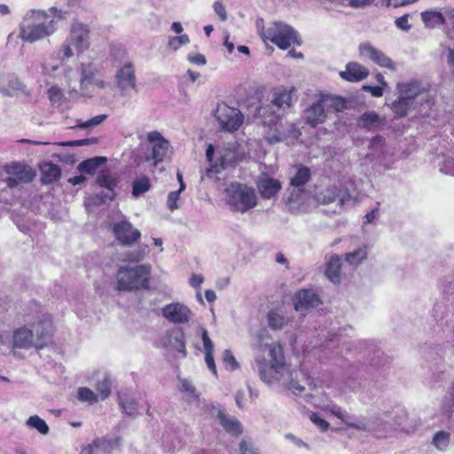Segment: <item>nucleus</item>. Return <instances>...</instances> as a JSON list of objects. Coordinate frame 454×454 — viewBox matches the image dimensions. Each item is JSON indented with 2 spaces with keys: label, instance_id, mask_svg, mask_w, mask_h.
<instances>
[{
  "label": "nucleus",
  "instance_id": "obj_9",
  "mask_svg": "<svg viewBox=\"0 0 454 454\" xmlns=\"http://www.w3.org/2000/svg\"><path fill=\"white\" fill-rule=\"evenodd\" d=\"M90 46V28L81 22H74L70 27L69 34L61 46L60 53L63 58L70 59L74 53L85 52Z\"/></svg>",
  "mask_w": 454,
  "mask_h": 454
},
{
  "label": "nucleus",
  "instance_id": "obj_63",
  "mask_svg": "<svg viewBox=\"0 0 454 454\" xmlns=\"http://www.w3.org/2000/svg\"><path fill=\"white\" fill-rule=\"evenodd\" d=\"M441 171L445 174L454 176V160H447L441 168Z\"/></svg>",
  "mask_w": 454,
  "mask_h": 454
},
{
  "label": "nucleus",
  "instance_id": "obj_55",
  "mask_svg": "<svg viewBox=\"0 0 454 454\" xmlns=\"http://www.w3.org/2000/svg\"><path fill=\"white\" fill-rule=\"evenodd\" d=\"M213 9L221 21H226L228 19L227 12L222 0H215L213 4Z\"/></svg>",
  "mask_w": 454,
  "mask_h": 454
},
{
  "label": "nucleus",
  "instance_id": "obj_12",
  "mask_svg": "<svg viewBox=\"0 0 454 454\" xmlns=\"http://www.w3.org/2000/svg\"><path fill=\"white\" fill-rule=\"evenodd\" d=\"M51 321L45 317L36 324L33 328L22 326L13 333V345L19 348H29L35 344V340H43L51 333Z\"/></svg>",
  "mask_w": 454,
  "mask_h": 454
},
{
  "label": "nucleus",
  "instance_id": "obj_48",
  "mask_svg": "<svg viewBox=\"0 0 454 454\" xmlns=\"http://www.w3.org/2000/svg\"><path fill=\"white\" fill-rule=\"evenodd\" d=\"M98 184L101 187H105L108 190L106 197L109 200H113L114 196V187L115 186V180L110 175H101L98 177Z\"/></svg>",
  "mask_w": 454,
  "mask_h": 454
},
{
  "label": "nucleus",
  "instance_id": "obj_8",
  "mask_svg": "<svg viewBox=\"0 0 454 454\" xmlns=\"http://www.w3.org/2000/svg\"><path fill=\"white\" fill-rule=\"evenodd\" d=\"M224 193L227 205L234 211L245 213L257 205L255 191L246 184L231 183Z\"/></svg>",
  "mask_w": 454,
  "mask_h": 454
},
{
  "label": "nucleus",
  "instance_id": "obj_7",
  "mask_svg": "<svg viewBox=\"0 0 454 454\" xmlns=\"http://www.w3.org/2000/svg\"><path fill=\"white\" fill-rule=\"evenodd\" d=\"M151 270V266L147 264L121 267L116 274L117 289L132 291L147 288Z\"/></svg>",
  "mask_w": 454,
  "mask_h": 454
},
{
  "label": "nucleus",
  "instance_id": "obj_33",
  "mask_svg": "<svg viewBox=\"0 0 454 454\" xmlns=\"http://www.w3.org/2000/svg\"><path fill=\"white\" fill-rule=\"evenodd\" d=\"M201 339L205 350V362L207 364V366L213 372V374L216 376L217 371L213 356L214 344L210 340L207 331L206 329H202L201 331Z\"/></svg>",
  "mask_w": 454,
  "mask_h": 454
},
{
  "label": "nucleus",
  "instance_id": "obj_61",
  "mask_svg": "<svg viewBox=\"0 0 454 454\" xmlns=\"http://www.w3.org/2000/svg\"><path fill=\"white\" fill-rule=\"evenodd\" d=\"M383 89L380 86H370V85H364L363 87V90L364 91L370 92L372 96L375 98H380L383 95Z\"/></svg>",
  "mask_w": 454,
  "mask_h": 454
},
{
  "label": "nucleus",
  "instance_id": "obj_54",
  "mask_svg": "<svg viewBox=\"0 0 454 454\" xmlns=\"http://www.w3.org/2000/svg\"><path fill=\"white\" fill-rule=\"evenodd\" d=\"M238 454H258V450L251 440L244 439L239 443Z\"/></svg>",
  "mask_w": 454,
  "mask_h": 454
},
{
  "label": "nucleus",
  "instance_id": "obj_26",
  "mask_svg": "<svg viewBox=\"0 0 454 454\" xmlns=\"http://www.w3.org/2000/svg\"><path fill=\"white\" fill-rule=\"evenodd\" d=\"M327 114L326 107L323 105L322 98L319 97L318 100L305 111L304 118L309 125L316 127L325 121Z\"/></svg>",
  "mask_w": 454,
  "mask_h": 454
},
{
  "label": "nucleus",
  "instance_id": "obj_13",
  "mask_svg": "<svg viewBox=\"0 0 454 454\" xmlns=\"http://www.w3.org/2000/svg\"><path fill=\"white\" fill-rule=\"evenodd\" d=\"M114 86L122 97H129L132 92L137 93V78L135 63L130 59L120 62L114 75Z\"/></svg>",
  "mask_w": 454,
  "mask_h": 454
},
{
  "label": "nucleus",
  "instance_id": "obj_17",
  "mask_svg": "<svg viewBox=\"0 0 454 454\" xmlns=\"http://www.w3.org/2000/svg\"><path fill=\"white\" fill-rule=\"evenodd\" d=\"M328 411L333 415L340 419L343 423L352 428L363 431H372L375 433L380 432L379 428L370 421H365L364 419H357L353 415H350L345 410L336 404L329 405Z\"/></svg>",
  "mask_w": 454,
  "mask_h": 454
},
{
  "label": "nucleus",
  "instance_id": "obj_51",
  "mask_svg": "<svg viewBox=\"0 0 454 454\" xmlns=\"http://www.w3.org/2000/svg\"><path fill=\"white\" fill-rule=\"evenodd\" d=\"M110 447V442L106 439H97L88 447V454H99L100 451H106ZM86 452V450L82 451Z\"/></svg>",
  "mask_w": 454,
  "mask_h": 454
},
{
  "label": "nucleus",
  "instance_id": "obj_34",
  "mask_svg": "<svg viewBox=\"0 0 454 454\" xmlns=\"http://www.w3.org/2000/svg\"><path fill=\"white\" fill-rule=\"evenodd\" d=\"M421 18L426 27H435L446 22L445 8L442 11L430 10L421 13Z\"/></svg>",
  "mask_w": 454,
  "mask_h": 454
},
{
  "label": "nucleus",
  "instance_id": "obj_18",
  "mask_svg": "<svg viewBox=\"0 0 454 454\" xmlns=\"http://www.w3.org/2000/svg\"><path fill=\"white\" fill-rule=\"evenodd\" d=\"M113 231L116 239L124 246L133 245L141 237L140 231L127 220L114 223Z\"/></svg>",
  "mask_w": 454,
  "mask_h": 454
},
{
  "label": "nucleus",
  "instance_id": "obj_42",
  "mask_svg": "<svg viewBox=\"0 0 454 454\" xmlns=\"http://www.w3.org/2000/svg\"><path fill=\"white\" fill-rule=\"evenodd\" d=\"M151 189L150 179L145 176L137 177L134 180L132 184V195L134 197H139Z\"/></svg>",
  "mask_w": 454,
  "mask_h": 454
},
{
  "label": "nucleus",
  "instance_id": "obj_5",
  "mask_svg": "<svg viewBox=\"0 0 454 454\" xmlns=\"http://www.w3.org/2000/svg\"><path fill=\"white\" fill-rule=\"evenodd\" d=\"M206 157L210 166L202 175V179L215 177L226 167L241 159L237 146L231 144L216 147L209 145L206 150Z\"/></svg>",
  "mask_w": 454,
  "mask_h": 454
},
{
  "label": "nucleus",
  "instance_id": "obj_22",
  "mask_svg": "<svg viewBox=\"0 0 454 454\" xmlns=\"http://www.w3.org/2000/svg\"><path fill=\"white\" fill-rule=\"evenodd\" d=\"M296 311H306L320 304V300L313 290H300L293 298Z\"/></svg>",
  "mask_w": 454,
  "mask_h": 454
},
{
  "label": "nucleus",
  "instance_id": "obj_29",
  "mask_svg": "<svg viewBox=\"0 0 454 454\" xmlns=\"http://www.w3.org/2000/svg\"><path fill=\"white\" fill-rule=\"evenodd\" d=\"M311 171L308 167L297 165L290 176V185L294 190L304 189V185L310 180Z\"/></svg>",
  "mask_w": 454,
  "mask_h": 454
},
{
  "label": "nucleus",
  "instance_id": "obj_28",
  "mask_svg": "<svg viewBox=\"0 0 454 454\" xmlns=\"http://www.w3.org/2000/svg\"><path fill=\"white\" fill-rule=\"evenodd\" d=\"M369 153L367 157L371 160H377L380 162H384L388 153L386 147L385 139L380 136L374 137L368 146Z\"/></svg>",
  "mask_w": 454,
  "mask_h": 454
},
{
  "label": "nucleus",
  "instance_id": "obj_25",
  "mask_svg": "<svg viewBox=\"0 0 454 454\" xmlns=\"http://www.w3.org/2000/svg\"><path fill=\"white\" fill-rule=\"evenodd\" d=\"M257 188L263 199L270 200L277 196L282 185L278 179L262 174L258 178Z\"/></svg>",
  "mask_w": 454,
  "mask_h": 454
},
{
  "label": "nucleus",
  "instance_id": "obj_36",
  "mask_svg": "<svg viewBox=\"0 0 454 454\" xmlns=\"http://www.w3.org/2000/svg\"><path fill=\"white\" fill-rule=\"evenodd\" d=\"M322 103L326 107L327 112L329 113L331 110L334 112H341L347 106V102L344 98L329 95V94H321Z\"/></svg>",
  "mask_w": 454,
  "mask_h": 454
},
{
  "label": "nucleus",
  "instance_id": "obj_19",
  "mask_svg": "<svg viewBox=\"0 0 454 454\" xmlns=\"http://www.w3.org/2000/svg\"><path fill=\"white\" fill-rule=\"evenodd\" d=\"M359 54L363 58H367L380 67H386L391 70L395 68V63L383 51L365 42L359 45Z\"/></svg>",
  "mask_w": 454,
  "mask_h": 454
},
{
  "label": "nucleus",
  "instance_id": "obj_23",
  "mask_svg": "<svg viewBox=\"0 0 454 454\" xmlns=\"http://www.w3.org/2000/svg\"><path fill=\"white\" fill-rule=\"evenodd\" d=\"M25 86L20 79L12 74L0 75V93L5 97H15L23 92Z\"/></svg>",
  "mask_w": 454,
  "mask_h": 454
},
{
  "label": "nucleus",
  "instance_id": "obj_53",
  "mask_svg": "<svg viewBox=\"0 0 454 454\" xmlns=\"http://www.w3.org/2000/svg\"><path fill=\"white\" fill-rule=\"evenodd\" d=\"M223 364L225 369L231 372L235 371L239 367L238 361L232 352L229 349L224 350L223 353Z\"/></svg>",
  "mask_w": 454,
  "mask_h": 454
},
{
  "label": "nucleus",
  "instance_id": "obj_44",
  "mask_svg": "<svg viewBox=\"0 0 454 454\" xmlns=\"http://www.w3.org/2000/svg\"><path fill=\"white\" fill-rule=\"evenodd\" d=\"M26 425L29 428L36 429L42 434H47L49 432V427L47 423L37 415L30 416Z\"/></svg>",
  "mask_w": 454,
  "mask_h": 454
},
{
  "label": "nucleus",
  "instance_id": "obj_2",
  "mask_svg": "<svg viewBox=\"0 0 454 454\" xmlns=\"http://www.w3.org/2000/svg\"><path fill=\"white\" fill-rule=\"evenodd\" d=\"M291 101L292 90H278L274 92L270 105L257 108V114L262 119L264 128V137L269 143L284 141L288 134L295 133L294 125L282 120L283 112L290 107Z\"/></svg>",
  "mask_w": 454,
  "mask_h": 454
},
{
  "label": "nucleus",
  "instance_id": "obj_16",
  "mask_svg": "<svg viewBox=\"0 0 454 454\" xmlns=\"http://www.w3.org/2000/svg\"><path fill=\"white\" fill-rule=\"evenodd\" d=\"M162 317L175 325L188 323L192 316L191 309L183 302H171L161 309Z\"/></svg>",
  "mask_w": 454,
  "mask_h": 454
},
{
  "label": "nucleus",
  "instance_id": "obj_46",
  "mask_svg": "<svg viewBox=\"0 0 454 454\" xmlns=\"http://www.w3.org/2000/svg\"><path fill=\"white\" fill-rule=\"evenodd\" d=\"M267 317L268 324L272 329H281L286 323L285 317L277 310H270Z\"/></svg>",
  "mask_w": 454,
  "mask_h": 454
},
{
  "label": "nucleus",
  "instance_id": "obj_3",
  "mask_svg": "<svg viewBox=\"0 0 454 454\" xmlns=\"http://www.w3.org/2000/svg\"><path fill=\"white\" fill-rule=\"evenodd\" d=\"M57 17L61 18V12L54 7L29 11L20 25L19 37L32 43L53 35L58 28Z\"/></svg>",
  "mask_w": 454,
  "mask_h": 454
},
{
  "label": "nucleus",
  "instance_id": "obj_41",
  "mask_svg": "<svg viewBox=\"0 0 454 454\" xmlns=\"http://www.w3.org/2000/svg\"><path fill=\"white\" fill-rule=\"evenodd\" d=\"M180 391L184 394V398L188 403H192L200 402L196 387L188 380H181Z\"/></svg>",
  "mask_w": 454,
  "mask_h": 454
},
{
  "label": "nucleus",
  "instance_id": "obj_27",
  "mask_svg": "<svg viewBox=\"0 0 454 454\" xmlns=\"http://www.w3.org/2000/svg\"><path fill=\"white\" fill-rule=\"evenodd\" d=\"M369 75L366 67L357 62H349L346 65V69L340 72V76L348 82H356L365 79Z\"/></svg>",
  "mask_w": 454,
  "mask_h": 454
},
{
  "label": "nucleus",
  "instance_id": "obj_64",
  "mask_svg": "<svg viewBox=\"0 0 454 454\" xmlns=\"http://www.w3.org/2000/svg\"><path fill=\"white\" fill-rule=\"evenodd\" d=\"M447 62L451 73L454 74V49H448Z\"/></svg>",
  "mask_w": 454,
  "mask_h": 454
},
{
  "label": "nucleus",
  "instance_id": "obj_10",
  "mask_svg": "<svg viewBox=\"0 0 454 454\" xmlns=\"http://www.w3.org/2000/svg\"><path fill=\"white\" fill-rule=\"evenodd\" d=\"M43 74L47 79L59 82L63 87H71L72 82L77 78V72L64 63L63 58L51 54L42 64Z\"/></svg>",
  "mask_w": 454,
  "mask_h": 454
},
{
  "label": "nucleus",
  "instance_id": "obj_31",
  "mask_svg": "<svg viewBox=\"0 0 454 454\" xmlns=\"http://www.w3.org/2000/svg\"><path fill=\"white\" fill-rule=\"evenodd\" d=\"M340 198V201L341 204H344L348 199L349 194L344 193L340 195L338 192V188L333 186H329L325 188L324 191H321L316 194V200L322 204H329L335 200L336 198Z\"/></svg>",
  "mask_w": 454,
  "mask_h": 454
},
{
  "label": "nucleus",
  "instance_id": "obj_14",
  "mask_svg": "<svg viewBox=\"0 0 454 454\" xmlns=\"http://www.w3.org/2000/svg\"><path fill=\"white\" fill-rule=\"evenodd\" d=\"M215 117L221 129L228 132L238 130L244 121L243 114L238 108L231 107L223 103L217 106Z\"/></svg>",
  "mask_w": 454,
  "mask_h": 454
},
{
  "label": "nucleus",
  "instance_id": "obj_37",
  "mask_svg": "<svg viewBox=\"0 0 454 454\" xmlns=\"http://www.w3.org/2000/svg\"><path fill=\"white\" fill-rule=\"evenodd\" d=\"M48 98L51 106L55 108L61 109L65 106L67 101L66 97L59 85H52L47 90Z\"/></svg>",
  "mask_w": 454,
  "mask_h": 454
},
{
  "label": "nucleus",
  "instance_id": "obj_56",
  "mask_svg": "<svg viewBox=\"0 0 454 454\" xmlns=\"http://www.w3.org/2000/svg\"><path fill=\"white\" fill-rule=\"evenodd\" d=\"M310 420L323 432L326 431L329 427V423L324 419L319 414L312 412L309 415Z\"/></svg>",
  "mask_w": 454,
  "mask_h": 454
},
{
  "label": "nucleus",
  "instance_id": "obj_20",
  "mask_svg": "<svg viewBox=\"0 0 454 454\" xmlns=\"http://www.w3.org/2000/svg\"><path fill=\"white\" fill-rule=\"evenodd\" d=\"M119 404L122 411L129 416L138 415L143 411L148 412L149 410L147 403L142 397L128 393L119 394Z\"/></svg>",
  "mask_w": 454,
  "mask_h": 454
},
{
  "label": "nucleus",
  "instance_id": "obj_15",
  "mask_svg": "<svg viewBox=\"0 0 454 454\" xmlns=\"http://www.w3.org/2000/svg\"><path fill=\"white\" fill-rule=\"evenodd\" d=\"M80 84L82 90L90 87L104 89L107 82L103 79L102 68L95 62L82 63L81 66Z\"/></svg>",
  "mask_w": 454,
  "mask_h": 454
},
{
  "label": "nucleus",
  "instance_id": "obj_11",
  "mask_svg": "<svg viewBox=\"0 0 454 454\" xmlns=\"http://www.w3.org/2000/svg\"><path fill=\"white\" fill-rule=\"evenodd\" d=\"M396 89L398 98L391 104V109L399 117L406 115L414 108L415 99L426 90L418 81L399 82Z\"/></svg>",
  "mask_w": 454,
  "mask_h": 454
},
{
  "label": "nucleus",
  "instance_id": "obj_43",
  "mask_svg": "<svg viewBox=\"0 0 454 454\" xmlns=\"http://www.w3.org/2000/svg\"><path fill=\"white\" fill-rule=\"evenodd\" d=\"M148 254V246L142 245L137 249L125 254L123 261L129 262H139L143 261Z\"/></svg>",
  "mask_w": 454,
  "mask_h": 454
},
{
  "label": "nucleus",
  "instance_id": "obj_32",
  "mask_svg": "<svg viewBox=\"0 0 454 454\" xmlns=\"http://www.w3.org/2000/svg\"><path fill=\"white\" fill-rule=\"evenodd\" d=\"M340 267L341 260L339 255H331L325 264V276L327 278L334 283H340Z\"/></svg>",
  "mask_w": 454,
  "mask_h": 454
},
{
  "label": "nucleus",
  "instance_id": "obj_39",
  "mask_svg": "<svg viewBox=\"0 0 454 454\" xmlns=\"http://www.w3.org/2000/svg\"><path fill=\"white\" fill-rule=\"evenodd\" d=\"M382 121L375 112H367L361 115L358 124L366 129H372L379 127Z\"/></svg>",
  "mask_w": 454,
  "mask_h": 454
},
{
  "label": "nucleus",
  "instance_id": "obj_49",
  "mask_svg": "<svg viewBox=\"0 0 454 454\" xmlns=\"http://www.w3.org/2000/svg\"><path fill=\"white\" fill-rule=\"evenodd\" d=\"M190 43V37L186 34L176 36H169L168 39V48L176 51L183 45Z\"/></svg>",
  "mask_w": 454,
  "mask_h": 454
},
{
  "label": "nucleus",
  "instance_id": "obj_45",
  "mask_svg": "<svg viewBox=\"0 0 454 454\" xmlns=\"http://www.w3.org/2000/svg\"><path fill=\"white\" fill-rule=\"evenodd\" d=\"M450 442V434L446 431H438L434 438L433 444L439 450H445Z\"/></svg>",
  "mask_w": 454,
  "mask_h": 454
},
{
  "label": "nucleus",
  "instance_id": "obj_38",
  "mask_svg": "<svg viewBox=\"0 0 454 454\" xmlns=\"http://www.w3.org/2000/svg\"><path fill=\"white\" fill-rule=\"evenodd\" d=\"M368 255L367 251V246L366 245H361L357 248H356L354 251L348 252L345 255V261L352 265V266H358L361 264Z\"/></svg>",
  "mask_w": 454,
  "mask_h": 454
},
{
  "label": "nucleus",
  "instance_id": "obj_24",
  "mask_svg": "<svg viewBox=\"0 0 454 454\" xmlns=\"http://www.w3.org/2000/svg\"><path fill=\"white\" fill-rule=\"evenodd\" d=\"M9 176H14L20 183H29L36 176L35 171L28 165L20 162H12L4 167Z\"/></svg>",
  "mask_w": 454,
  "mask_h": 454
},
{
  "label": "nucleus",
  "instance_id": "obj_1",
  "mask_svg": "<svg viewBox=\"0 0 454 454\" xmlns=\"http://www.w3.org/2000/svg\"><path fill=\"white\" fill-rule=\"evenodd\" d=\"M254 363L260 379L268 385L281 383L294 395L305 390L301 384L307 380V373L302 369L291 370L286 363L282 346L270 340L266 330L259 333L257 340L253 344Z\"/></svg>",
  "mask_w": 454,
  "mask_h": 454
},
{
  "label": "nucleus",
  "instance_id": "obj_52",
  "mask_svg": "<svg viewBox=\"0 0 454 454\" xmlns=\"http://www.w3.org/2000/svg\"><path fill=\"white\" fill-rule=\"evenodd\" d=\"M96 389L98 393L97 395L98 399H106L111 393V383L108 378L105 377L102 380H99L97 384Z\"/></svg>",
  "mask_w": 454,
  "mask_h": 454
},
{
  "label": "nucleus",
  "instance_id": "obj_60",
  "mask_svg": "<svg viewBox=\"0 0 454 454\" xmlns=\"http://www.w3.org/2000/svg\"><path fill=\"white\" fill-rule=\"evenodd\" d=\"M187 59L191 63H193V64L198 65V66H204L207 63L206 57L204 55L200 54V53H197V54H194V55L189 54L187 56Z\"/></svg>",
  "mask_w": 454,
  "mask_h": 454
},
{
  "label": "nucleus",
  "instance_id": "obj_6",
  "mask_svg": "<svg viewBox=\"0 0 454 454\" xmlns=\"http://www.w3.org/2000/svg\"><path fill=\"white\" fill-rule=\"evenodd\" d=\"M262 19H257L255 25L258 33L264 42L270 41L279 49L286 50L291 45L298 43L297 33L289 25L282 22H273L264 28Z\"/></svg>",
  "mask_w": 454,
  "mask_h": 454
},
{
  "label": "nucleus",
  "instance_id": "obj_4",
  "mask_svg": "<svg viewBox=\"0 0 454 454\" xmlns=\"http://www.w3.org/2000/svg\"><path fill=\"white\" fill-rule=\"evenodd\" d=\"M171 152L169 141L160 132L153 130L146 133L134 153L138 163L145 162L155 168L168 160Z\"/></svg>",
  "mask_w": 454,
  "mask_h": 454
},
{
  "label": "nucleus",
  "instance_id": "obj_21",
  "mask_svg": "<svg viewBox=\"0 0 454 454\" xmlns=\"http://www.w3.org/2000/svg\"><path fill=\"white\" fill-rule=\"evenodd\" d=\"M309 206V194L305 189L293 190L287 198V210L294 214L306 212Z\"/></svg>",
  "mask_w": 454,
  "mask_h": 454
},
{
  "label": "nucleus",
  "instance_id": "obj_47",
  "mask_svg": "<svg viewBox=\"0 0 454 454\" xmlns=\"http://www.w3.org/2000/svg\"><path fill=\"white\" fill-rule=\"evenodd\" d=\"M106 118V115L105 114H100V115H97V116H94L89 120H86V121H82V119H78L76 121V124L73 127V128H80L82 129H90V128H93V127H96L98 125H99L101 122H103Z\"/></svg>",
  "mask_w": 454,
  "mask_h": 454
},
{
  "label": "nucleus",
  "instance_id": "obj_58",
  "mask_svg": "<svg viewBox=\"0 0 454 454\" xmlns=\"http://www.w3.org/2000/svg\"><path fill=\"white\" fill-rule=\"evenodd\" d=\"M395 24L401 30L408 31L411 28V25L409 23V15L405 14L396 19L395 20Z\"/></svg>",
  "mask_w": 454,
  "mask_h": 454
},
{
  "label": "nucleus",
  "instance_id": "obj_40",
  "mask_svg": "<svg viewBox=\"0 0 454 454\" xmlns=\"http://www.w3.org/2000/svg\"><path fill=\"white\" fill-rule=\"evenodd\" d=\"M106 160L104 157H95L83 160L79 164V170L82 173L93 175L96 173L98 168L106 162Z\"/></svg>",
  "mask_w": 454,
  "mask_h": 454
},
{
  "label": "nucleus",
  "instance_id": "obj_30",
  "mask_svg": "<svg viewBox=\"0 0 454 454\" xmlns=\"http://www.w3.org/2000/svg\"><path fill=\"white\" fill-rule=\"evenodd\" d=\"M217 419L227 433L232 435H239L242 433V426L236 418L226 414L223 411H218Z\"/></svg>",
  "mask_w": 454,
  "mask_h": 454
},
{
  "label": "nucleus",
  "instance_id": "obj_62",
  "mask_svg": "<svg viewBox=\"0 0 454 454\" xmlns=\"http://www.w3.org/2000/svg\"><path fill=\"white\" fill-rule=\"evenodd\" d=\"M203 281H204V278L202 275L193 274V275H192V277L189 279V284L193 288L200 289Z\"/></svg>",
  "mask_w": 454,
  "mask_h": 454
},
{
  "label": "nucleus",
  "instance_id": "obj_59",
  "mask_svg": "<svg viewBox=\"0 0 454 454\" xmlns=\"http://www.w3.org/2000/svg\"><path fill=\"white\" fill-rule=\"evenodd\" d=\"M453 407H454V398L450 397V395H446L442 400V411L444 413L449 414L452 411Z\"/></svg>",
  "mask_w": 454,
  "mask_h": 454
},
{
  "label": "nucleus",
  "instance_id": "obj_57",
  "mask_svg": "<svg viewBox=\"0 0 454 454\" xmlns=\"http://www.w3.org/2000/svg\"><path fill=\"white\" fill-rule=\"evenodd\" d=\"M182 192L183 191H180V189H179L178 191L171 192L168 193L167 205L170 211H174L175 209H176L178 207L177 201L179 200V196Z\"/></svg>",
  "mask_w": 454,
  "mask_h": 454
},
{
  "label": "nucleus",
  "instance_id": "obj_35",
  "mask_svg": "<svg viewBox=\"0 0 454 454\" xmlns=\"http://www.w3.org/2000/svg\"><path fill=\"white\" fill-rule=\"evenodd\" d=\"M40 170L42 172V182L43 184H51L57 181L61 174L59 167L52 162L41 164Z\"/></svg>",
  "mask_w": 454,
  "mask_h": 454
},
{
  "label": "nucleus",
  "instance_id": "obj_50",
  "mask_svg": "<svg viewBox=\"0 0 454 454\" xmlns=\"http://www.w3.org/2000/svg\"><path fill=\"white\" fill-rule=\"evenodd\" d=\"M77 397L81 402H85L90 404L98 401V395L91 389L85 387L78 388Z\"/></svg>",
  "mask_w": 454,
  "mask_h": 454
}]
</instances>
